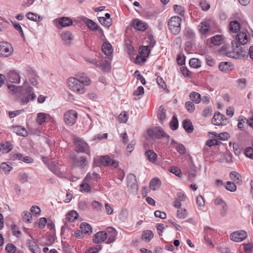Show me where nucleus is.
Masks as SVG:
<instances>
[{
  "instance_id": "obj_1",
  "label": "nucleus",
  "mask_w": 253,
  "mask_h": 253,
  "mask_svg": "<svg viewBox=\"0 0 253 253\" xmlns=\"http://www.w3.org/2000/svg\"><path fill=\"white\" fill-rule=\"evenodd\" d=\"M69 89L74 93L83 94L85 92V88L80 80L75 77H70L67 80Z\"/></svg>"
},
{
  "instance_id": "obj_2",
  "label": "nucleus",
  "mask_w": 253,
  "mask_h": 253,
  "mask_svg": "<svg viewBox=\"0 0 253 253\" xmlns=\"http://www.w3.org/2000/svg\"><path fill=\"white\" fill-rule=\"evenodd\" d=\"M99 163H101L105 167L109 166L112 168H116L119 166V162L118 161L111 159L107 155L98 157L94 159L93 165L94 166H98Z\"/></svg>"
},
{
  "instance_id": "obj_3",
  "label": "nucleus",
  "mask_w": 253,
  "mask_h": 253,
  "mask_svg": "<svg viewBox=\"0 0 253 253\" xmlns=\"http://www.w3.org/2000/svg\"><path fill=\"white\" fill-rule=\"evenodd\" d=\"M181 19L178 16H173L168 21L169 31L174 35H177L180 31Z\"/></svg>"
},
{
  "instance_id": "obj_4",
  "label": "nucleus",
  "mask_w": 253,
  "mask_h": 253,
  "mask_svg": "<svg viewBox=\"0 0 253 253\" xmlns=\"http://www.w3.org/2000/svg\"><path fill=\"white\" fill-rule=\"evenodd\" d=\"M86 61L94 65L96 67L99 68L104 72H108L111 70V64L107 60L99 61L95 58L94 59H87Z\"/></svg>"
},
{
  "instance_id": "obj_5",
  "label": "nucleus",
  "mask_w": 253,
  "mask_h": 253,
  "mask_svg": "<svg viewBox=\"0 0 253 253\" xmlns=\"http://www.w3.org/2000/svg\"><path fill=\"white\" fill-rule=\"evenodd\" d=\"M74 143L75 146L76 151L77 153L85 152L88 155H89L88 145L82 139L75 137L74 138Z\"/></svg>"
},
{
  "instance_id": "obj_6",
  "label": "nucleus",
  "mask_w": 253,
  "mask_h": 253,
  "mask_svg": "<svg viewBox=\"0 0 253 253\" xmlns=\"http://www.w3.org/2000/svg\"><path fill=\"white\" fill-rule=\"evenodd\" d=\"M13 52L12 45L8 42H0V57H8Z\"/></svg>"
},
{
  "instance_id": "obj_7",
  "label": "nucleus",
  "mask_w": 253,
  "mask_h": 253,
  "mask_svg": "<svg viewBox=\"0 0 253 253\" xmlns=\"http://www.w3.org/2000/svg\"><path fill=\"white\" fill-rule=\"evenodd\" d=\"M77 117V112L75 110H70L65 113L64 120L66 125L73 126L76 123Z\"/></svg>"
},
{
  "instance_id": "obj_8",
  "label": "nucleus",
  "mask_w": 253,
  "mask_h": 253,
  "mask_svg": "<svg viewBox=\"0 0 253 253\" xmlns=\"http://www.w3.org/2000/svg\"><path fill=\"white\" fill-rule=\"evenodd\" d=\"M148 135L153 139H159L161 137H169L164 130L159 127L149 128L147 130Z\"/></svg>"
},
{
  "instance_id": "obj_9",
  "label": "nucleus",
  "mask_w": 253,
  "mask_h": 253,
  "mask_svg": "<svg viewBox=\"0 0 253 253\" xmlns=\"http://www.w3.org/2000/svg\"><path fill=\"white\" fill-rule=\"evenodd\" d=\"M127 187L130 193L136 194L138 191V185L135 176L133 174H129L127 176Z\"/></svg>"
},
{
  "instance_id": "obj_10",
  "label": "nucleus",
  "mask_w": 253,
  "mask_h": 253,
  "mask_svg": "<svg viewBox=\"0 0 253 253\" xmlns=\"http://www.w3.org/2000/svg\"><path fill=\"white\" fill-rule=\"evenodd\" d=\"M212 21L210 19H207L201 22L198 26L200 33L202 35L207 34L211 30V27Z\"/></svg>"
},
{
  "instance_id": "obj_11",
  "label": "nucleus",
  "mask_w": 253,
  "mask_h": 253,
  "mask_svg": "<svg viewBox=\"0 0 253 253\" xmlns=\"http://www.w3.org/2000/svg\"><path fill=\"white\" fill-rule=\"evenodd\" d=\"M227 123L225 116L219 112H216L212 119V123L216 126H224Z\"/></svg>"
},
{
  "instance_id": "obj_12",
  "label": "nucleus",
  "mask_w": 253,
  "mask_h": 253,
  "mask_svg": "<svg viewBox=\"0 0 253 253\" xmlns=\"http://www.w3.org/2000/svg\"><path fill=\"white\" fill-rule=\"evenodd\" d=\"M54 23L56 26L59 28V25L62 27H66L72 25L73 24V21L69 17H62L55 19L54 20Z\"/></svg>"
},
{
  "instance_id": "obj_13",
  "label": "nucleus",
  "mask_w": 253,
  "mask_h": 253,
  "mask_svg": "<svg viewBox=\"0 0 253 253\" xmlns=\"http://www.w3.org/2000/svg\"><path fill=\"white\" fill-rule=\"evenodd\" d=\"M247 237V233L245 231L234 232L230 234V238L234 242H241Z\"/></svg>"
},
{
  "instance_id": "obj_14",
  "label": "nucleus",
  "mask_w": 253,
  "mask_h": 253,
  "mask_svg": "<svg viewBox=\"0 0 253 253\" xmlns=\"http://www.w3.org/2000/svg\"><path fill=\"white\" fill-rule=\"evenodd\" d=\"M108 234L105 231H99L93 236L92 241L95 244H99L107 240Z\"/></svg>"
},
{
  "instance_id": "obj_15",
  "label": "nucleus",
  "mask_w": 253,
  "mask_h": 253,
  "mask_svg": "<svg viewBox=\"0 0 253 253\" xmlns=\"http://www.w3.org/2000/svg\"><path fill=\"white\" fill-rule=\"evenodd\" d=\"M61 38L64 44L69 45L74 40V37L69 31L62 32L61 34Z\"/></svg>"
},
{
  "instance_id": "obj_16",
  "label": "nucleus",
  "mask_w": 253,
  "mask_h": 253,
  "mask_svg": "<svg viewBox=\"0 0 253 253\" xmlns=\"http://www.w3.org/2000/svg\"><path fill=\"white\" fill-rule=\"evenodd\" d=\"M108 237L107 244H110L114 242L116 240V236L117 235V232L116 230L111 227H109L107 228Z\"/></svg>"
},
{
  "instance_id": "obj_17",
  "label": "nucleus",
  "mask_w": 253,
  "mask_h": 253,
  "mask_svg": "<svg viewBox=\"0 0 253 253\" xmlns=\"http://www.w3.org/2000/svg\"><path fill=\"white\" fill-rule=\"evenodd\" d=\"M7 81L12 83L19 84L20 81L19 75L15 71L9 72L7 76Z\"/></svg>"
},
{
  "instance_id": "obj_18",
  "label": "nucleus",
  "mask_w": 253,
  "mask_h": 253,
  "mask_svg": "<svg viewBox=\"0 0 253 253\" xmlns=\"http://www.w3.org/2000/svg\"><path fill=\"white\" fill-rule=\"evenodd\" d=\"M29 250L33 253H40V249L37 243L32 239L28 240L26 243Z\"/></svg>"
},
{
  "instance_id": "obj_19",
  "label": "nucleus",
  "mask_w": 253,
  "mask_h": 253,
  "mask_svg": "<svg viewBox=\"0 0 253 253\" xmlns=\"http://www.w3.org/2000/svg\"><path fill=\"white\" fill-rule=\"evenodd\" d=\"M33 88L31 86H29L27 88L26 91L29 94V96H23L22 97L21 102L23 104H26L29 102L30 96H31V100H34L36 98V95L33 92Z\"/></svg>"
},
{
  "instance_id": "obj_20",
  "label": "nucleus",
  "mask_w": 253,
  "mask_h": 253,
  "mask_svg": "<svg viewBox=\"0 0 253 253\" xmlns=\"http://www.w3.org/2000/svg\"><path fill=\"white\" fill-rule=\"evenodd\" d=\"M13 145L9 141L1 142L0 144V151L3 154L7 153L13 149Z\"/></svg>"
},
{
  "instance_id": "obj_21",
  "label": "nucleus",
  "mask_w": 253,
  "mask_h": 253,
  "mask_svg": "<svg viewBox=\"0 0 253 253\" xmlns=\"http://www.w3.org/2000/svg\"><path fill=\"white\" fill-rule=\"evenodd\" d=\"M132 23L133 27L139 31H144L147 27V25L145 22L137 19L134 20Z\"/></svg>"
},
{
  "instance_id": "obj_22",
  "label": "nucleus",
  "mask_w": 253,
  "mask_h": 253,
  "mask_svg": "<svg viewBox=\"0 0 253 253\" xmlns=\"http://www.w3.org/2000/svg\"><path fill=\"white\" fill-rule=\"evenodd\" d=\"M82 21L86 24L90 31H96L98 29V26L92 20L86 17L82 18Z\"/></svg>"
},
{
  "instance_id": "obj_23",
  "label": "nucleus",
  "mask_w": 253,
  "mask_h": 253,
  "mask_svg": "<svg viewBox=\"0 0 253 253\" xmlns=\"http://www.w3.org/2000/svg\"><path fill=\"white\" fill-rule=\"evenodd\" d=\"M49 168L52 172L58 176L62 177L63 176V174L60 169V165L58 164L52 162L51 164L49 165Z\"/></svg>"
},
{
  "instance_id": "obj_24",
  "label": "nucleus",
  "mask_w": 253,
  "mask_h": 253,
  "mask_svg": "<svg viewBox=\"0 0 253 253\" xmlns=\"http://www.w3.org/2000/svg\"><path fill=\"white\" fill-rule=\"evenodd\" d=\"M232 45L233 48V53L230 52H227L226 55L229 57L236 58L234 53H236L237 55L238 54H240V51H241V46H238L237 43L235 42H232Z\"/></svg>"
},
{
  "instance_id": "obj_25",
  "label": "nucleus",
  "mask_w": 253,
  "mask_h": 253,
  "mask_svg": "<svg viewBox=\"0 0 253 253\" xmlns=\"http://www.w3.org/2000/svg\"><path fill=\"white\" fill-rule=\"evenodd\" d=\"M102 52L106 55L109 56L113 53L112 45L108 42H105L102 46Z\"/></svg>"
},
{
  "instance_id": "obj_26",
  "label": "nucleus",
  "mask_w": 253,
  "mask_h": 253,
  "mask_svg": "<svg viewBox=\"0 0 253 253\" xmlns=\"http://www.w3.org/2000/svg\"><path fill=\"white\" fill-rule=\"evenodd\" d=\"M78 216V213L75 211H71L66 214V218L65 219V223L66 224L67 222H73L77 219Z\"/></svg>"
},
{
  "instance_id": "obj_27",
  "label": "nucleus",
  "mask_w": 253,
  "mask_h": 253,
  "mask_svg": "<svg viewBox=\"0 0 253 253\" xmlns=\"http://www.w3.org/2000/svg\"><path fill=\"white\" fill-rule=\"evenodd\" d=\"M236 40L240 44H245L248 42V37L246 33L241 32L237 35Z\"/></svg>"
},
{
  "instance_id": "obj_28",
  "label": "nucleus",
  "mask_w": 253,
  "mask_h": 253,
  "mask_svg": "<svg viewBox=\"0 0 253 253\" xmlns=\"http://www.w3.org/2000/svg\"><path fill=\"white\" fill-rule=\"evenodd\" d=\"M158 118L162 124L166 119V110L163 106H161L158 111Z\"/></svg>"
},
{
  "instance_id": "obj_29",
  "label": "nucleus",
  "mask_w": 253,
  "mask_h": 253,
  "mask_svg": "<svg viewBox=\"0 0 253 253\" xmlns=\"http://www.w3.org/2000/svg\"><path fill=\"white\" fill-rule=\"evenodd\" d=\"M161 184V183L160 179L158 178L155 177L151 180L149 187L151 190L155 191L159 189Z\"/></svg>"
},
{
  "instance_id": "obj_30",
  "label": "nucleus",
  "mask_w": 253,
  "mask_h": 253,
  "mask_svg": "<svg viewBox=\"0 0 253 253\" xmlns=\"http://www.w3.org/2000/svg\"><path fill=\"white\" fill-rule=\"evenodd\" d=\"M145 156L147 160L152 163L155 162L157 158V154L152 150L146 151L145 152Z\"/></svg>"
},
{
  "instance_id": "obj_31",
  "label": "nucleus",
  "mask_w": 253,
  "mask_h": 253,
  "mask_svg": "<svg viewBox=\"0 0 253 253\" xmlns=\"http://www.w3.org/2000/svg\"><path fill=\"white\" fill-rule=\"evenodd\" d=\"M74 163L77 166L84 168L87 164L86 159L85 157H82L80 158H74Z\"/></svg>"
},
{
  "instance_id": "obj_32",
  "label": "nucleus",
  "mask_w": 253,
  "mask_h": 253,
  "mask_svg": "<svg viewBox=\"0 0 253 253\" xmlns=\"http://www.w3.org/2000/svg\"><path fill=\"white\" fill-rule=\"evenodd\" d=\"M26 16L29 20L35 22L41 21L42 19L41 16L33 12H28L26 14Z\"/></svg>"
},
{
  "instance_id": "obj_33",
  "label": "nucleus",
  "mask_w": 253,
  "mask_h": 253,
  "mask_svg": "<svg viewBox=\"0 0 253 253\" xmlns=\"http://www.w3.org/2000/svg\"><path fill=\"white\" fill-rule=\"evenodd\" d=\"M229 30L233 33H237L240 29V25L237 21H232L229 24Z\"/></svg>"
},
{
  "instance_id": "obj_34",
  "label": "nucleus",
  "mask_w": 253,
  "mask_h": 253,
  "mask_svg": "<svg viewBox=\"0 0 253 253\" xmlns=\"http://www.w3.org/2000/svg\"><path fill=\"white\" fill-rule=\"evenodd\" d=\"M231 63L228 62H221L218 66L219 70L223 72H227L231 70Z\"/></svg>"
},
{
  "instance_id": "obj_35",
  "label": "nucleus",
  "mask_w": 253,
  "mask_h": 253,
  "mask_svg": "<svg viewBox=\"0 0 253 253\" xmlns=\"http://www.w3.org/2000/svg\"><path fill=\"white\" fill-rule=\"evenodd\" d=\"M100 178L99 175L96 172L88 173L86 176L84 180L88 182L96 181Z\"/></svg>"
},
{
  "instance_id": "obj_36",
  "label": "nucleus",
  "mask_w": 253,
  "mask_h": 253,
  "mask_svg": "<svg viewBox=\"0 0 253 253\" xmlns=\"http://www.w3.org/2000/svg\"><path fill=\"white\" fill-rule=\"evenodd\" d=\"M183 128L188 133H191L193 130V126L190 120H185L182 123Z\"/></svg>"
},
{
  "instance_id": "obj_37",
  "label": "nucleus",
  "mask_w": 253,
  "mask_h": 253,
  "mask_svg": "<svg viewBox=\"0 0 253 253\" xmlns=\"http://www.w3.org/2000/svg\"><path fill=\"white\" fill-rule=\"evenodd\" d=\"M211 43L214 45H220L223 42V39L221 35H216L210 39Z\"/></svg>"
},
{
  "instance_id": "obj_38",
  "label": "nucleus",
  "mask_w": 253,
  "mask_h": 253,
  "mask_svg": "<svg viewBox=\"0 0 253 253\" xmlns=\"http://www.w3.org/2000/svg\"><path fill=\"white\" fill-rule=\"evenodd\" d=\"M80 228L84 234H90L92 232V229L91 226L85 222L81 223Z\"/></svg>"
},
{
  "instance_id": "obj_39",
  "label": "nucleus",
  "mask_w": 253,
  "mask_h": 253,
  "mask_svg": "<svg viewBox=\"0 0 253 253\" xmlns=\"http://www.w3.org/2000/svg\"><path fill=\"white\" fill-rule=\"evenodd\" d=\"M230 177L231 180L236 183H240L242 182L240 174L236 171H232L230 173Z\"/></svg>"
},
{
  "instance_id": "obj_40",
  "label": "nucleus",
  "mask_w": 253,
  "mask_h": 253,
  "mask_svg": "<svg viewBox=\"0 0 253 253\" xmlns=\"http://www.w3.org/2000/svg\"><path fill=\"white\" fill-rule=\"evenodd\" d=\"M190 99L196 104H198L201 101V95L197 92H192L189 95Z\"/></svg>"
},
{
  "instance_id": "obj_41",
  "label": "nucleus",
  "mask_w": 253,
  "mask_h": 253,
  "mask_svg": "<svg viewBox=\"0 0 253 253\" xmlns=\"http://www.w3.org/2000/svg\"><path fill=\"white\" fill-rule=\"evenodd\" d=\"M14 130L17 134L21 136H26L28 134L26 129L20 126H15L14 127Z\"/></svg>"
},
{
  "instance_id": "obj_42",
  "label": "nucleus",
  "mask_w": 253,
  "mask_h": 253,
  "mask_svg": "<svg viewBox=\"0 0 253 253\" xmlns=\"http://www.w3.org/2000/svg\"><path fill=\"white\" fill-rule=\"evenodd\" d=\"M188 212L186 209L180 208L177 211L176 216L179 219H184L187 217Z\"/></svg>"
},
{
  "instance_id": "obj_43",
  "label": "nucleus",
  "mask_w": 253,
  "mask_h": 253,
  "mask_svg": "<svg viewBox=\"0 0 253 253\" xmlns=\"http://www.w3.org/2000/svg\"><path fill=\"white\" fill-rule=\"evenodd\" d=\"M150 50L148 46H141L139 48V53L142 56L147 57L149 56Z\"/></svg>"
},
{
  "instance_id": "obj_44",
  "label": "nucleus",
  "mask_w": 253,
  "mask_h": 253,
  "mask_svg": "<svg viewBox=\"0 0 253 253\" xmlns=\"http://www.w3.org/2000/svg\"><path fill=\"white\" fill-rule=\"evenodd\" d=\"M189 65L194 68H199L201 67V62L197 58H192L189 61Z\"/></svg>"
},
{
  "instance_id": "obj_45",
  "label": "nucleus",
  "mask_w": 253,
  "mask_h": 253,
  "mask_svg": "<svg viewBox=\"0 0 253 253\" xmlns=\"http://www.w3.org/2000/svg\"><path fill=\"white\" fill-rule=\"evenodd\" d=\"M153 233L151 230H146L143 232V238L147 242H149L153 238Z\"/></svg>"
},
{
  "instance_id": "obj_46",
  "label": "nucleus",
  "mask_w": 253,
  "mask_h": 253,
  "mask_svg": "<svg viewBox=\"0 0 253 253\" xmlns=\"http://www.w3.org/2000/svg\"><path fill=\"white\" fill-rule=\"evenodd\" d=\"M46 115L44 113H39L37 114V123L41 125H42L43 122H45L46 120Z\"/></svg>"
},
{
  "instance_id": "obj_47",
  "label": "nucleus",
  "mask_w": 253,
  "mask_h": 253,
  "mask_svg": "<svg viewBox=\"0 0 253 253\" xmlns=\"http://www.w3.org/2000/svg\"><path fill=\"white\" fill-rule=\"evenodd\" d=\"M238 127L241 130H245V125L244 124L246 122V119L243 117H239L238 120Z\"/></svg>"
},
{
  "instance_id": "obj_48",
  "label": "nucleus",
  "mask_w": 253,
  "mask_h": 253,
  "mask_svg": "<svg viewBox=\"0 0 253 253\" xmlns=\"http://www.w3.org/2000/svg\"><path fill=\"white\" fill-rule=\"evenodd\" d=\"M98 20L101 24L107 27H110L111 25L112 20H107L104 17H98Z\"/></svg>"
},
{
  "instance_id": "obj_49",
  "label": "nucleus",
  "mask_w": 253,
  "mask_h": 253,
  "mask_svg": "<svg viewBox=\"0 0 253 253\" xmlns=\"http://www.w3.org/2000/svg\"><path fill=\"white\" fill-rule=\"evenodd\" d=\"M91 206L93 209L97 211H101L102 210V205L97 201H93L91 203Z\"/></svg>"
},
{
  "instance_id": "obj_50",
  "label": "nucleus",
  "mask_w": 253,
  "mask_h": 253,
  "mask_svg": "<svg viewBox=\"0 0 253 253\" xmlns=\"http://www.w3.org/2000/svg\"><path fill=\"white\" fill-rule=\"evenodd\" d=\"M128 120V116L126 112L124 111L118 116V120L121 123H125Z\"/></svg>"
},
{
  "instance_id": "obj_51",
  "label": "nucleus",
  "mask_w": 253,
  "mask_h": 253,
  "mask_svg": "<svg viewBox=\"0 0 253 253\" xmlns=\"http://www.w3.org/2000/svg\"><path fill=\"white\" fill-rule=\"evenodd\" d=\"M224 187L227 190L231 192H234L237 189L236 185L233 182L230 181L227 182Z\"/></svg>"
},
{
  "instance_id": "obj_52",
  "label": "nucleus",
  "mask_w": 253,
  "mask_h": 253,
  "mask_svg": "<svg viewBox=\"0 0 253 253\" xmlns=\"http://www.w3.org/2000/svg\"><path fill=\"white\" fill-rule=\"evenodd\" d=\"M0 168L1 169L3 170L4 173L6 174H8L12 169V168L10 165H8L6 163H2Z\"/></svg>"
},
{
  "instance_id": "obj_53",
  "label": "nucleus",
  "mask_w": 253,
  "mask_h": 253,
  "mask_svg": "<svg viewBox=\"0 0 253 253\" xmlns=\"http://www.w3.org/2000/svg\"><path fill=\"white\" fill-rule=\"evenodd\" d=\"M82 83L83 85H88L90 84V80L89 78L86 76H81L79 77V79H78Z\"/></svg>"
},
{
  "instance_id": "obj_54",
  "label": "nucleus",
  "mask_w": 253,
  "mask_h": 253,
  "mask_svg": "<svg viewBox=\"0 0 253 253\" xmlns=\"http://www.w3.org/2000/svg\"><path fill=\"white\" fill-rule=\"evenodd\" d=\"M170 126L172 130H176L178 128V122L175 116H173L172 121L170 123Z\"/></svg>"
},
{
  "instance_id": "obj_55",
  "label": "nucleus",
  "mask_w": 253,
  "mask_h": 253,
  "mask_svg": "<svg viewBox=\"0 0 253 253\" xmlns=\"http://www.w3.org/2000/svg\"><path fill=\"white\" fill-rule=\"evenodd\" d=\"M18 179L22 183H25L28 180V175L24 172H20L18 174Z\"/></svg>"
},
{
  "instance_id": "obj_56",
  "label": "nucleus",
  "mask_w": 253,
  "mask_h": 253,
  "mask_svg": "<svg viewBox=\"0 0 253 253\" xmlns=\"http://www.w3.org/2000/svg\"><path fill=\"white\" fill-rule=\"evenodd\" d=\"M238 87L240 89H244L247 86L246 80L245 78L239 79L237 80Z\"/></svg>"
},
{
  "instance_id": "obj_57",
  "label": "nucleus",
  "mask_w": 253,
  "mask_h": 253,
  "mask_svg": "<svg viewBox=\"0 0 253 253\" xmlns=\"http://www.w3.org/2000/svg\"><path fill=\"white\" fill-rule=\"evenodd\" d=\"M7 253H15L16 251V247L12 244H8L5 247Z\"/></svg>"
},
{
  "instance_id": "obj_58",
  "label": "nucleus",
  "mask_w": 253,
  "mask_h": 253,
  "mask_svg": "<svg viewBox=\"0 0 253 253\" xmlns=\"http://www.w3.org/2000/svg\"><path fill=\"white\" fill-rule=\"evenodd\" d=\"M23 220L25 221H28L30 223L32 221V216L31 213L27 211L23 212Z\"/></svg>"
},
{
  "instance_id": "obj_59",
  "label": "nucleus",
  "mask_w": 253,
  "mask_h": 253,
  "mask_svg": "<svg viewBox=\"0 0 253 253\" xmlns=\"http://www.w3.org/2000/svg\"><path fill=\"white\" fill-rule=\"evenodd\" d=\"M185 107L189 113H192L195 110V105L191 101H187L185 103Z\"/></svg>"
},
{
  "instance_id": "obj_60",
  "label": "nucleus",
  "mask_w": 253,
  "mask_h": 253,
  "mask_svg": "<svg viewBox=\"0 0 253 253\" xmlns=\"http://www.w3.org/2000/svg\"><path fill=\"white\" fill-rule=\"evenodd\" d=\"M12 24L14 28L20 33L21 37L24 38V34L20 25L16 22H12Z\"/></svg>"
},
{
  "instance_id": "obj_61",
  "label": "nucleus",
  "mask_w": 253,
  "mask_h": 253,
  "mask_svg": "<svg viewBox=\"0 0 253 253\" xmlns=\"http://www.w3.org/2000/svg\"><path fill=\"white\" fill-rule=\"evenodd\" d=\"M81 191L82 192H89L90 191V186L86 183H83L81 184Z\"/></svg>"
},
{
  "instance_id": "obj_62",
  "label": "nucleus",
  "mask_w": 253,
  "mask_h": 253,
  "mask_svg": "<svg viewBox=\"0 0 253 253\" xmlns=\"http://www.w3.org/2000/svg\"><path fill=\"white\" fill-rule=\"evenodd\" d=\"M8 89L14 93H16L21 90V86H16L14 85H7Z\"/></svg>"
},
{
  "instance_id": "obj_63",
  "label": "nucleus",
  "mask_w": 253,
  "mask_h": 253,
  "mask_svg": "<svg viewBox=\"0 0 253 253\" xmlns=\"http://www.w3.org/2000/svg\"><path fill=\"white\" fill-rule=\"evenodd\" d=\"M170 171L178 177H180L182 175L180 169L175 167H171Z\"/></svg>"
},
{
  "instance_id": "obj_64",
  "label": "nucleus",
  "mask_w": 253,
  "mask_h": 253,
  "mask_svg": "<svg viewBox=\"0 0 253 253\" xmlns=\"http://www.w3.org/2000/svg\"><path fill=\"white\" fill-rule=\"evenodd\" d=\"M245 154L251 159H253V148L252 147H248L245 150Z\"/></svg>"
}]
</instances>
